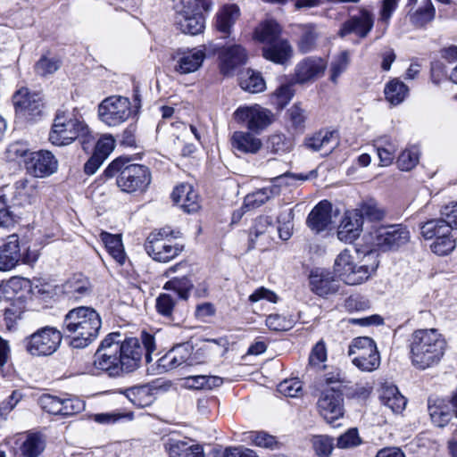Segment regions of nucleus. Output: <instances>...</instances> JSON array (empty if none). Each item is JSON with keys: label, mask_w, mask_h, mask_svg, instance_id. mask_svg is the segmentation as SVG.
Segmentation results:
<instances>
[{"label": "nucleus", "mask_w": 457, "mask_h": 457, "mask_svg": "<svg viewBox=\"0 0 457 457\" xmlns=\"http://www.w3.org/2000/svg\"><path fill=\"white\" fill-rule=\"evenodd\" d=\"M101 327V317L94 308L79 306L65 314L62 333L70 339L69 345L72 348L82 349L96 339Z\"/></svg>", "instance_id": "f257e3e1"}, {"label": "nucleus", "mask_w": 457, "mask_h": 457, "mask_svg": "<svg viewBox=\"0 0 457 457\" xmlns=\"http://www.w3.org/2000/svg\"><path fill=\"white\" fill-rule=\"evenodd\" d=\"M447 343L435 328L416 329L409 339L411 364L425 370L439 364L445 355Z\"/></svg>", "instance_id": "f03ea898"}, {"label": "nucleus", "mask_w": 457, "mask_h": 457, "mask_svg": "<svg viewBox=\"0 0 457 457\" xmlns=\"http://www.w3.org/2000/svg\"><path fill=\"white\" fill-rule=\"evenodd\" d=\"M102 177L105 180L115 178L117 187L128 194L145 191L152 180L147 166L133 163L131 158L125 156H119L109 163Z\"/></svg>", "instance_id": "7ed1b4c3"}, {"label": "nucleus", "mask_w": 457, "mask_h": 457, "mask_svg": "<svg viewBox=\"0 0 457 457\" xmlns=\"http://www.w3.org/2000/svg\"><path fill=\"white\" fill-rule=\"evenodd\" d=\"M77 139L85 151L92 146L95 140L84 121L76 118L72 112L58 110L49 132V141L54 145L62 146Z\"/></svg>", "instance_id": "20e7f679"}, {"label": "nucleus", "mask_w": 457, "mask_h": 457, "mask_svg": "<svg viewBox=\"0 0 457 457\" xmlns=\"http://www.w3.org/2000/svg\"><path fill=\"white\" fill-rule=\"evenodd\" d=\"M212 7V0H179L174 8L177 29L191 36L201 34L205 28L203 11L210 12Z\"/></svg>", "instance_id": "39448f33"}, {"label": "nucleus", "mask_w": 457, "mask_h": 457, "mask_svg": "<svg viewBox=\"0 0 457 457\" xmlns=\"http://www.w3.org/2000/svg\"><path fill=\"white\" fill-rule=\"evenodd\" d=\"M142 345L136 337L118 340V350L121 359V368L126 373L132 372L139 368L143 354L145 361H152V353L155 350L154 337L151 334H142Z\"/></svg>", "instance_id": "423d86ee"}, {"label": "nucleus", "mask_w": 457, "mask_h": 457, "mask_svg": "<svg viewBox=\"0 0 457 457\" xmlns=\"http://www.w3.org/2000/svg\"><path fill=\"white\" fill-rule=\"evenodd\" d=\"M120 337H121L120 332L108 334L102 340L94 355L95 368L107 373L110 377H119L124 373L118 350Z\"/></svg>", "instance_id": "0eeeda50"}, {"label": "nucleus", "mask_w": 457, "mask_h": 457, "mask_svg": "<svg viewBox=\"0 0 457 457\" xmlns=\"http://www.w3.org/2000/svg\"><path fill=\"white\" fill-rule=\"evenodd\" d=\"M62 331L50 326H46L23 340L26 351L32 356H49L57 351L62 339Z\"/></svg>", "instance_id": "6e6552de"}, {"label": "nucleus", "mask_w": 457, "mask_h": 457, "mask_svg": "<svg viewBox=\"0 0 457 457\" xmlns=\"http://www.w3.org/2000/svg\"><path fill=\"white\" fill-rule=\"evenodd\" d=\"M352 362L361 371L370 372L380 365V356L376 343L369 337L354 338L348 347Z\"/></svg>", "instance_id": "1a4fd4ad"}, {"label": "nucleus", "mask_w": 457, "mask_h": 457, "mask_svg": "<svg viewBox=\"0 0 457 457\" xmlns=\"http://www.w3.org/2000/svg\"><path fill=\"white\" fill-rule=\"evenodd\" d=\"M411 240L407 226L392 224L381 226L374 232L373 244L380 252H396L405 246Z\"/></svg>", "instance_id": "9d476101"}, {"label": "nucleus", "mask_w": 457, "mask_h": 457, "mask_svg": "<svg viewBox=\"0 0 457 457\" xmlns=\"http://www.w3.org/2000/svg\"><path fill=\"white\" fill-rule=\"evenodd\" d=\"M17 118L35 121L45 113V100L42 94L29 92L27 88L17 91L12 98Z\"/></svg>", "instance_id": "9b49d317"}, {"label": "nucleus", "mask_w": 457, "mask_h": 457, "mask_svg": "<svg viewBox=\"0 0 457 457\" xmlns=\"http://www.w3.org/2000/svg\"><path fill=\"white\" fill-rule=\"evenodd\" d=\"M131 114V103L129 98L112 96L105 98L98 106L100 120L108 126H117L129 119Z\"/></svg>", "instance_id": "f8f14e48"}, {"label": "nucleus", "mask_w": 457, "mask_h": 457, "mask_svg": "<svg viewBox=\"0 0 457 457\" xmlns=\"http://www.w3.org/2000/svg\"><path fill=\"white\" fill-rule=\"evenodd\" d=\"M334 272L347 285H358L368 279L370 271L367 265L356 266L348 250L342 251L335 260Z\"/></svg>", "instance_id": "ddd939ff"}, {"label": "nucleus", "mask_w": 457, "mask_h": 457, "mask_svg": "<svg viewBox=\"0 0 457 457\" xmlns=\"http://www.w3.org/2000/svg\"><path fill=\"white\" fill-rule=\"evenodd\" d=\"M310 178V175L303 174H293V173H286L282 176L277 177L274 179V184L261 188L252 194H249L245 198V206L248 209H254L260 207L263 204H265L270 198L279 195L280 194V187L281 184L288 185L291 180L299 179L302 181L307 180Z\"/></svg>", "instance_id": "4468645a"}, {"label": "nucleus", "mask_w": 457, "mask_h": 457, "mask_svg": "<svg viewBox=\"0 0 457 457\" xmlns=\"http://www.w3.org/2000/svg\"><path fill=\"white\" fill-rule=\"evenodd\" d=\"M235 120L244 124L248 130L259 133L271 123L270 111L258 105L239 107L234 112Z\"/></svg>", "instance_id": "2eb2a0df"}, {"label": "nucleus", "mask_w": 457, "mask_h": 457, "mask_svg": "<svg viewBox=\"0 0 457 457\" xmlns=\"http://www.w3.org/2000/svg\"><path fill=\"white\" fill-rule=\"evenodd\" d=\"M194 347L189 342L179 344L157 361L159 372H166L182 365L193 366L196 361L192 355Z\"/></svg>", "instance_id": "dca6fc26"}, {"label": "nucleus", "mask_w": 457, "mask_h": 457, "mask_svg": "<svg viewBox=\"0 0 457 457\" xmlns=\"http://www.w3.org/2000/svg\"><path fill=\"white\" fill-rule=\"evenodd\" d=\"M27 172L34 178H46L57 171L58 161L47 150L32 152L24 160Z\"/></svg>", "instance_id": "f3484780"}, {"label": "nucleus", "mask_w": 457, "mask_h": 457, "mask_svg": "<svg viewBox=\"0 0 457 457\" xmlns=\"http://www.w3.org/2000/svg\"><path fill=\"white\" fill-rule=\"evenodd\" d=\"M374 26V15L366 8H360L357 13L352 14L345 20L338 31V36L345 37L354 34L359 38H365Z\"/></svg>", "instance_id": "a211bd4d"}, {"label": "nucleus", "mask_w": 457, "mask_h": 457, "mask_svg": "<svg viewBox=\"0 0 457 457\" xmlns=\"http://www.w3.org/2000/svg\"><path fill=\"white\" fill-rule=\"evenodd\" d=\"M320 415L328 423H332L344 415L342 392L337 387L324 390L317 403Z\"/></svg>", "instance_id": "6ab92c4d"}, {"label": "nucleus", "mask_w": 457, "mask_h": 457, "mask_svg": "<svg viewBox=\"0 0 457 457\" xmlns=\"http://www.w3.org/2000/svg\"><path fill=\"white\" fill-rule=\"evenodd\" d=\"M326 67V62L320 57H305L295 67L294 82L301 85L312 82L324 73Z\"/></svg>", "instance_id": "aec40b11"}, {"label": "nucleus", "mask_w": 457, "mask_h": 457, "mask_svg": "<svg viewBox=\"0 0 457 457\" xmlns=\"http://www.w3.org/2000/svg\"><path fill=\"white\" fill-rule=\"evenodd\" d=\"M205 59V52L200 49L187 51L178 50L172 54L175 62L174 71L179 74H188L196 71Z\"/></svg>", "instance_id": "412c9836"}, {"label": "nucleus", "mask_w": 457, "mask_h": 457, "mask_svg": "<svg viewBox=\"0 0 457 457\" xmlns=\"http://www.w3.org/2000/svg\"><path fill=\"white\" fill-rule=\"evenodd\" d=\"M220 69L223 75H229L247 61L246 50L241 45L222 47L219 52Z\"/></svg>", "instance_id": "4be33fe9"}, {"label": "nucleus", "mask_w": 457, "mask_h": 457, "mask_svg": "<svg viewBox=\"0 0 457 457\" xmlns=\"http://www.w3.org/2000/svg\"><path fill=\"white\" fill-rule=\"evenodd\" d=\"M428 411L432 423L439 428L445 427L455 417L449 401L436 395L428 398Z\"/></svg>", "instance_id": "5701e85b"}, {"label": "nucleus", "mask_w": 457, "mask_h": 457, "mask_svg": "<svg viewBox=\"0 0 457 457\" xmlns=\"http://www.w3.org/2000/svg\"><path fill=\"white\" fill-rule=\"evenodd\" d=\"M164 450L169 457H204L203 446L192 440L168 438Z\"/></svg>", "instance_id": "b1692460"}, {"label": "nucleus", "mask_w": 457, "mask_h": 457, "mask_svg": "<svg viewBox=\"0 0 457 457\" xmlns=\"http://www.w3.org/2000/svg\"><path fill=\"white\" fill-rule=\"evenodd\" d=\"M171 199L187 213H194L200 209L198 194L190 184L184 183L177 186L171 193Z\"/></svg>", "instance_id": "393cba45"}, {"label": "nucleus", "mask_w": 457, "mask_h": 457, "mask_svg": "<svg viewBox=\"0 0 457 457\" xmlns=\"http://www.w3.org/2000/svg\"><path fill=\"white\" fill-rule=\"evenodd\" d=\"M262 52L266 60L281 65L287 63L293 56V47L286 38L264 45Z\"/></svg>", "instance_id": "a878e982"}, {"label": "nucleus", "mask_w": 457, "mask_h": 457, "mask_svg": "<svg viewBox=\"0 0 457 457\" xmlns=\"http://www.w3.org/2000/svg\"><path fill=\"white\" fill-rule=\"evenodd\" d=\"M21 253L16 235L8 237V241L0 245V271H10L21 262Z\"/></svg>", "instance_id": "bb28decb"}, {"label": "nucleus", "mask_w": 457, "mask_h": 457, "mask_svg": "<svg viewBox=\"0 0 457 457\" xmlns=\"http://www.w3.org/2000/svg\"><path fill=\"white\" fill-rule=\"evenodd\" d=\"M231 147L234 151L245 154H255L262 147L261 138L252 131H235L230 138Z\"/></svg>", "instance_id": "cd10ccee"}, {"label": "nucleus", "mask_w": 457, "mask_h": 457, "mask_svg": "<svg viewBox=\"0 0 457 457\" xmlns=\"http://www.w3.org/2000/svg\"><path fill=\"white\" fill-rule=\"evenodd\" d=\"M332 205L327 201L320 202L309 213L306 224L316 234L324 231L331 223Z\"/></svg>", "instance_id": "c85d7f7f"}, {"label": "nucleus", "mask_w": 457, "mask_h": 457, "mask_svg": "<svg viewBox=\"0 0 457 457\" xmlns=\"http://www.w3.org/2000/svg\"><path fill=\"white\" fill-rule=\"evenodd\" d=\"M310 286L312 291L320 296L334 294L339 288L338 281L329 272L320 270L311 272Z\"/></svg>", "instance_id": "c756f323"}, {"label": "nucleus", "mask_w": 457, "mask_h": 457, "mask_svg": "<svg viewBox=\"0 0 457 457\" xmlns=\"http://www.w3.org/2000/svg\"><path fill=\"white\" fill-rule=\"evenodd\" d=\"M146 253L156 262H168L177 257L184 249V245L168 242H154V245H145Z\"/></svg>", "instance_id": "7c9ffc66"}, {"label": "nucleus", "mask_w": 457, "mask_h": 457, "mask_svg": "<svg viewBox=\"0 0 457 457\" xmlns=\"http://www.w3.org/2000/svg\"><path fill=\"white\" fill-rule=\"evenodd\" d=\"M304 145L313 152L323 151L324 155H328L338 145V140L336 131L320 130L306 138Z\"/></svg>", "instance_id": "2f4dec72"}, {"label": "nucleus", "mask_w": 457, "mask_h": 457, "mask_svg": "<svg viewBox=\"0 0 457 457\" xmlns=\"http://www.w3.org/2000/svg\"><path fill=\"white\" fill-rule=\"evenodd\" d=\"M240 16V9L237 4H226L221 7L215 16V29L221 34L224 35V37H227L230 35L232 27L238 20Z\"/></svg>", "instance_id": "473e14b6"}, {"label": "nucleus", "mask_w": 457, "mask_h": 457, "mask_svg": "<svg viewBox=\"0 0 457 457\" xmlns=\"http://www.w3.org/2000/svg\"><path fill=\"white\" fill-rule=\"evenodd\" d=\"M117 392L125 395L126 398L137 408L150 406L154 401V395L148 385L120 388L118 389Z\"/></svg>", "instance_id": "72a5a7b5"}, {"label": "nucleus", "mask_w": 457, "mask_h": 457, "mask_svg": "<svg viewBox=\"0 0 457 457\" xmlns=\"http://www.w3.org/2000/svg\"><path fill=\"white\" fill-rule=\"evenodd\" d=\"M361 230V220L355 218L351 212L342 220L337 229V237L340 241L350 244L359 237Z\"/></svg>", "instance_id": "f704fd0d"}, {"label": "nucleus", "mask_w": 457, "mask_h": 457, "mask_svg": "<svg viewBox=\"0 0 457 457\" xmlns=\"http://www.w3.org/2000/svg\"><path fill=\"white\" fill-rule=\"evenodd\" d=\"M62 289L69 298L79 300L91 293V285L82 274H75L63 284Z\"/></svg>", "instance_id": "c9c22d12"}, {"label": "nucleus", "mask_w": 457, "mask_h": 457, "mask_svg": "<svg viewBox=\"0 0 457 457\" xmlns=\"http://www.w3.org/2000/svg\"><path fill=\"white\" fill-rule=\"evenodd\" d=\"M379 399L385 406L394 413H401L406 406V398L399 392L394 385L384 386L381 389Z\"/></svg>", "instance_id": "e433bc0d"}, {"label": "nucleus", "mask_w": 457, "mask_h": 457, "mask_svg": "<svg viewBox=\"0 0 457 457\" xmlns=\"http://www.w3.org/2000/svg\"><path fill=\"white\" fill-rule=\"evenodd\" d=\"M282 29L275 20H266L259 24L253 31V37L264 45L281 39Z\"/></svg>", "instance_id": "4c0bfd02"}, {"label": "nucleus", "mask_w": 457, "mask_h": 457, "mask_svg": "<svg viewBox=\"0 0 457 457\" xmlns=\"http://www.w3.org/2000/svg\"><path fill=\"white\" fill-rule=\"evenodd\" d=\"M420 233L426 240L436 239L441 236L451 234L452 228L447 221L442 218L428 220L420 226Z\"/></svg>", "instance_id": "58836bf2"}, {"label": "nucleus", "mask_w": 457, "mask_h": 457, "mask_svg": "<svg viewBox=\"0 0 457 457\" xmlns=\"http://www.w3.org/2000/svg\"><path fill=\"white\" fill-rule=\"evenodd\" d=\"M410 21L412 25L418 28H423L431 22L436 17V8L431 0H422V4L409 12Z\"/></svg>", "instance_id": "ea45409f"}, {"label": "nucleus", "mask_w": 457, "mask_h": 457, "mask_svg": "<svg viewBox=\"0 0 457 457\" xmlns=\"http://www.w3.org/2000/svg\"><path fill=\"white\" fill-rule=\"evenodd\" d=\"M300 37L297 41V49L302 54H307L315 50L319 33L314 24L299 25Z\"/></svg>", "instance_id": "a19ab883"}, {"label": "nucleus", "mask_w": 457, "mask_h": 457, "mask_svg": "<svg viewBox=\"0 0 457 457\" xmlns=\"http://www.w3.org/2000/svg\"><path fill=\"white\" fill-rule=\"evenodd\" d=\"M37 195V181L23 178L14 183V197L21 204H31Z\"/></svg>", "instance_id": "79ce46f5"}, {"label": "nucleus", "mask_w": 457, "mask_h": 457, "mask_svg": "<svg viewBox=\"0 0 457 457\" xmlns=\"http://www.w3.org/2000/svg\"><path fill=\"white\" fill-rule=\"evenodd\" d=\"M100 237L109 254L119 264L122 265L125 262L126 254L120 236L112 235L108 232H102Z\"/></svg>", "instance_id": "37998d69"}, {"label": "nucleus", "mask_w": 457, "mask_h": 457, "mask_svg": "<svg viewBox=\"0 0 457 457\" xmlns=\"http://www.w3.org/2000/svg\"><path fill=\"white\" fill-rule=\"evenodd\" d=\"M408 93V87L398 79H391L386 83L384 89L386 99L393 105H397L403 102Z\"/></svg>", "instance_id": "c03bdc74"}, {"label": "nucleus", "mask_w": 457, "mask_h": 457, "mask_svg": "<svg viewBox=\"0 0 457 457\" xmlns=\"http://www.w3.org/2000/svg\"><path fill=\"white\" fill-rule=\"evenodd\" d=\"M62 66V61L56 56L43 54L35 63V73L42 78L54 74Z\"/></svg>", "instance_id": "a18cd8bd"}, {"label": "nucleus", "mask_w": 457, "mask_h": 457, "mask_svg": "<svg viewBox=\"0 0 457 457\" xmlns=\"http://www.w3.org/2000/svg\"><path fill=\"white\" fill-rule=\"evenodd\" d=\"M44 449L45 441L41 435L37 433L28 435L20 448L23 457H38Z\"/></svg>", "instance_id": "49530a36"}, {"label": "nucleus", "mask_w": 457, "mask_h": 457, "mask_svg": "<svg viewBox=\"0 0 457 457\" xmlns=\"http://www.w3.org/2000/svg\"><path fill=\"white\" fill-rule=\"evenodd\" d=\"M355 218L361 220V224L363 226L365 220L369 221H378L383 219L384 212L380 211L375 204L370 203H364L359 208L352 212Z\"/></svg>", "instance_id": "de8ad7c7"}, {"label": "nucleus", "mask_w": 457, "mask_h": 457, "mask_svg": "<svg viewBox=\"0 0 457 457\" xmlns=\"http://www.w3.org/2000/svg\"><path fill=\"white\" fill-rule=\"evenodd\" d=\"M396 150L397 146L395 144L386 138H381L377 141V152L383 166H387L392 163L395 157Z\"/></svg>", "instance_id": "09e8293b"}, {"label": "nucleus", "mask_w": 457, "mask_h": 457, "mask_svg": "<svg viewBox=\"0 0 457 457\" xmlns=\"http://www.w3.org/2000/svg\"><path fill=\"white\" fill-rule=\"evenodd\" d=\"M193 288V282L191 279L183 276L181 278H173L169 280L165 286L164 289H171L177 292L179 298L187 300L188 297L189 291Z\"/></svg>", "instance_id": "8fccbe9b"}, {"label": "nucleus", "mask_w": 457, "mask_h": 457, "mask_svg": "<svg viewBox=\"0 0 457 457\" xmlns=\"http://www.w3.org/2000/svg\"><path fill=\"white\" fill-rule=\"evenodd\" d=\"M420 151L417 146L403 150L397 159V166L402 170H411L419 162Z\"/></svg>", "instance_id": "3c124183"}, {"label": "nucleus", "mask_w": 457, "mask_h": 457, "mask_svg": "<svg viewBox=\"0 0 457 457\" xmlns=\"http://www.w3.org/2000/svg\"><path fill=\"white\" fill-rule=\"evenodd\" d=\"M295 323L292 316H284L278 313L270 314L266 318L267 327L274 331H287L291 329Z\"/></svg>", "instance_id": "603ef678"}, {"label": "nucleus", "mask_w": 457, "mask_h": 457, "mask_svg": "<svg viewBox=\"0 0 457 457\" xmlns=\"http://www.w3.org/2000/svg\"><path fill=\"white\" fill-rule=\"evenodd\" d=\"M268 148L273 154H283L292 150L293 143L283 134H274L269 137Z\"/></svg>", "instance_id": "864d4df0"}, {"label": "nucleus", "mask_w": 457, "mask_h": 457, "mask_svg": "<svg viewBox=\"0 0 457 457\" xmlns=\"http://www.w3.org/2000/svg\"><path fill=\"white\" fill-rule=\"evenodd\" d=\"M312 448L320 457H328L334 449V440L325 435L313 436L312 438Z\"/></svg>", "instance_id": "5fc2aeb1"}, {"label": "nucleus", "mask_w": 457, "mask_h": 457, "mask_svg": "<svg viewBox=\"0 0 457 457\" xmlns=\"http://www.w3.org/2000/svg\"><path fill=\"white\" fill-rule=\"evenodd\" d=\"M240 87L250 93H259L265 88V82L260 73L253 71L247 72V77L241 79Z\"/></svg>", "instance_id": "6e6d98bb"}, {"label": "nucleus", "mask_w": 457, "mask_h": 457, "mask_svg": "<svg viewBox=\"0 0 457 457\" xmlns=\"http://www.w3.org/2000/svg\"><path fill=\"white\" fill-rule=\"evenodd\" d=\"M349 52L345 50L338 54L330 64V80L333 83L337 82V79L345 72L349 65Z\"/></svg>", "instance_id": "4d7b16f0"}, {"label": "nucleus", "mask_w": 457, "mask_h": 457, "mask_svg": "<svg viewBox=\"0 0 457 457\" xmlns=\"http://www.w3.org/2000/svg\"><path fill=\"white\" fill-rule=\"evenodd\" d=\"M85 402L78 397L61 398L60 416L69 417L85 410Z\"/></svg>", "instance_id": "13d9d810"}, {"label": "nucleus", "mask_w": 457, "mask_h": 457, "mask_svg": "<svg viewBox=\"0 0 457 457\" xmlns=\"http://www.w3.org/2000/svg\"><path fill=\"white\" fill-rule=\"evenodd\" d=\"M176 302L169 294H160L155 301V308L157 312L164 318L172 320V313Z\"/></svg>", "instance_id": "bf43d9fd"}, {"label": "nucleus", "mask_w": 457, "mask_h": 457, "mask_svg": "<svg viewBox=\"0 0 457 457\" xmlns=\"http://www.w3.org/2000/svg\"><path fill=\"white\" fill-rule=\"evenodd\" d=\"M430 248L438 255H446L455 248V241L452 238L451 234L441 236L435 239Z\"/></svg>", "instance_id": "052dcab7"}, {"label": "nucleus", "mask_w": 457, "mask_h": 457, "mask_svg": "<svg viewBox=\"0 0 457 457\" xmlns=\"http://www.w3.org/2000/svg\"><path fill=\"white\" fill-rule=\"evenodd\" d=\"M30 153L31 152L26 143L18 141L8 145L5 151V155L8 161L15 162L20 158H23L25 160Z\"/></svg>", "instance_id": "680f3d73"}, {"label": "nucleus", "mask_w": 457, "mask_h": 457, "mask_svg": "<svg viewBox=\"0 0 457 457\" xmlns=\"http://www.w3.org/2000/svg\"><path fill=\"white\" fill-rule=\"evenodd\" d=\"M38 404L46 412L53 415H60L61 397L52 395H43L38 399Z\"/></svg>", "instance_id": "e2e57ef3"}, {"label": "nucleus", "mask_w": 457, "mask_h": 457, "mask_svg": "<svg viewBox=\"0 0 457 457\" xmlns=\"http://www.w3.org/2000/svg\"><path fill=\"white\" fill-rule=\"evenodd\" d=\"M361 443L357 428H350L337 438V447L342 449L355 447Z\"/></svg>", "instance_id": "0e129e2a"}, {"label": "nucleus", "mask_w": 457, "mask_h": 457, "mask_svg": "<svg viewBox=\"0 0 457 457\" xmlns=\"http://www.w3.org/2000/svg\"><path fill=\"white\" fill-rule=\"evenodd\" d=\"M114 146L115 140L112 136H104L96 142L94 153L105 160L112 152Z\"/></svg>", "instance_id": "69168bd1"}, {"label": "nucleus", "mask_w": 457, "mask_h": 457, "mask_svg": "<svg viewBox=\"0 0 457 457\" xmlns=\"http://www.w3.org/2000/svg\"><path fill=\"white\" fill-rule=\"evenodd\" d=\"M278 390L287 397H297L302 392V383L297 379H287L279 383Z\"/></svg>", "instance_id": "338daca9"}, {"label": "nucleus", "mask_w": 457, "mask_h": 457, "mask_svg": "<svg viewBox=\"0 0 457 457\" xmlns=\"http://www.w3.org/2000/svg\"><path fill=\"white\" fill-rule=\"evenodd\" d=\"M288 113L293 128L297 131H303L306 120L305 111L298 104H295L288 110Z\"/></svg>", "instance_id": "774afa93"}]
</instances>
